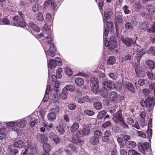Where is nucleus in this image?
Segmentation results:
<instances>
[{
  "instance_id": "nucleus-38",
  "label": "nucleus",
  "mask_w": 155,
  "mask_h": 155,
  "mask_svg": "<svg viewBox=\"0 0 155 155\" xmlns=\"http://www.w3.org/2000/svg\"><path fill=\"white\" fill-rule=\"evenodd\" d=\"M94 107L96 110H100L102 107V105L101 102L97 101L94 104Z\"/></svg>"
},
{
  "instance_id": "nucleus-53",
  "label": "nucleus",
  "mask_w": 155,
  "mask_h": 155,
  "mask_svg": "<svg viewBox=\"0 0 155 155\" xmlns=\"http://www.w3.org/2000/svg\"><path fill=\"white\" fill-rule=\"evenodd\" d=\"M106 113V111L104 110L100 112L97 116L98 119H100L103 117L105 115Z\"/></svg>"
},
{
  "instance_id": "nucleus-44",
  "label": "nucleus",
  "mask_w": 155,
  "mask_h": 155,
  "mask_svg": "<svg viewBox=\"0 0 155 155\" xmlns=\"http://www.w3.org/2000/svg\"><path fill=\"white\" fill-rule=\"evenodd\" d=\"M59 107L57 105H56L55 106H54L51 110V112L54 113L55 114L58 113L59 112Z\"/></svg>"
},
{
  "instance_id": "nucleus-42",
  "label": "nucleus",
  "mask_w": 155,
  "mask_h": 155,
  "mask_svg": "<svg viewBox=\"0 0 155 155\" xmlns=\"http://www.w3.org/2000/svg\"><path fill=\"white\" fill-rule=\"evenodd\" d=\"M102 136V133L100 130H97L94 132V136H93L98 138V139L101 138Z\"/></svg>"
},
{
  "instance_id": "nucleus-13",
  "label": "nucleus",
  "mask_w": 155,
  "mask_h": 155,
  "mask_svg": "<svg viewBox=\"0 0 155 155\" xmlns=\"http://www.w3.org/2000/svg\"><path fill=\"white\" fill-rule=\"evenodd\" d=\"M113 11L110 8H108L104 13V15L105 17V19L104 20V25L105 22H106V21L109 19L110 17V15L113 14Z\"/></svg>"
},
{
  "instance_id": "nucleus-63",
  "label": "nucleus",
  "mask_w": 155,
  "mask_h": 155,
  "mask_svg": "<svg viewBox=\"0 0 155 155\" xmlns=\"http://www.w3.org/2000/svg\"><path fill=\"white\" fill-rule=\"evenodd\" d=\"M68 109L71 110H74L76 107V106L75 104H69L68 105Z\"/></svg>"
},
{
  "instance_id": "nucleus-49",
  "label": "nucleus",
  "mask_w": 155,
  "mask_h": 155,
  "mask_svg": "<svg viewBox=\"0 0 155 155\" xmlns=\"http://www.w3.org/2000/svg\"><path fill=\"white\" fill-rule=\"evenodd\" d=\"M125 14H127L130 13L131 11L129 9V7L126 5H124L122 8Z\"/></svg>"
},
{
  "instance_id": "nucleus-4",
  "label": "nucleus",
  "mask_w": 155,
  "mask_h": 155,
  "mask_svg": "<svg viewBox=\"0 0 155 155\" xmlns=\"http://www.w3.org/2000/svg\"><path fill=\"white\" fill-rule=\"evenodd\" d=\"M31 116H28L16 121L17 126L21 128H25L27 124L31 121Z\"/></svg>"
},
{
  "instance_id": "nucleus-7",
  "label": "nucleus",
  "mask_w": 155,
  "mask_h": 155,
  "mask_svg": "<svg viewBox=\"0 0 155 155\" xmlns=\"http://www.w3.org/2000/svg\"><path fill=\"white\" fill-rule=\"evenodd\" d=\"M149 144L147 142L138 144V147L140 151L143 154H145L147 150L149 149Z\"/></svg>"
},
{
  "instance_id": "nucleus-54",
  "label": "nucleus",
  "mask_w": 155,
  "mask_h": 155,
  "mask_svg": "<svg viewBox=\"0 0 155 155\" xmlns=\"http://www.w3.org/2000/svg\"><path fill=\"white\" fill-rule=\"evenodd\" d=\"M143 54V52L141 51L139 52L137 54L136 56V59L138 62L140 61V58Z\"/></svg>"
},
{
  "instance_id": "nucleus-17",
  "label": "nucleus",
  "mask_w": 155,
  "mask_h": 155,
  "mask_svg": "<svg viewBox=\"0 0 155 155\" xmlns=\"http://www.w3.org/2000/svg\"><path fill=\"white\" fill-rule=\"evenodd\" d=\"M110 39L108 48L110 50H112L117 46L116 41L113 37H110Z\"/></svg>"
},
{
  "instance_id": "nucleus-32",
  "label": "nucleus",
  "mask_w": 155,
  "mask_h": 155,
  "mask_svg": "<svg viewBox=\"0 0 155 155\" xmlns=\"http://www.w3.org/2000/svg\"><path fill=\"white\" fill-rule=\"evenodd\" d=\"M79 124L78 123H74L71 127V131L73 133L75 132L79 128Z\"/></svg>"
},
{
  "instance_id": "nucleus-64",
  "label": "nucleus",
  "mask_w": 155,
  "mask_h": 155,
  "mask_svg": "<svg viewBox=\"0 0 155 155\" xmlns=\"http://www.w3.org/2000/svg\"><path fill=\"white\" fill-rule=\"evenodd\" d=\"M111 124L110 121H107L105 122L103 125L102 127L103 128H105L107 127H109Z\"/></svg>"
},
{
  "instance_id": "nucleus-45",
  "label": "nucleus",
  "mask_w": 155,
  "mask_h": 155,
  "mask_svg": "<svg viewBox=\"0 0 155 155\" xmlns=\"http://www.w3.org/2000/svg\"><path fill=\"white\" fill-rule=\"evenodd\" d=\"M40 138L41 141L43 143H45L47 140V136H45L44 134H41L40 135Z\"/></svg>"
},
{
  "instance_id": "nucleus-15",
  "label": "nucleus",
  "mask_w": 155,
  "mask_h": 155,
  "mask_svg": "<svg viewBox=\"0 0 155 155\" xmlns=\"http://www.w3.org/2000/svg\"><path fill=\"white\" fill-rule=\"evenodd\" d=\"M152 119L150 118L149 120V123L148 124V129L146 132L147 137L149 139L150 142V139L152 138V129H149V127H152Z\"/></svg>"
},
{
  "instance_id": "nucleus-33",
  "label": "nucleus",
  "mask_w": 155,
  "mask_h": 155,
  "mask_svg": "<svg viewBox=\"0 0 155 155\" xmlns=\"http://www.w3.org/2000/svg\"><path fill=\"white\" fill-rule=\"evenodd\" d=\"M29 26L35 31L38 32L40 31V28L35 25L33 23L31 22L29 24Z\"/></svg>"
},
{
  "instance_id": "nucleus-22",
  "label": "nucleus",
  "mask_w": 155,
  "mask_h": 155,
  "mask_svg": "<svg viewBox=\"0 0 155 155\" xmlns=\"http://www.w3.org/2000/svg\"><path fill=\"white\" fill-rule=\"evenodd\" d=\"M125 85L127 89L132 93H135V89L133 84L129 82H126Z\"/></svg>"
},
{
  "instance_id": "nucleus-25",
  "label": "nucleus",
  "mask_w": 155,
  "mask_h": 155,
  "mask_svg": "<svg viewBox=\"0 0 155 155\" xmlns=\"http://www.w3.org/2000/svg\"><path fill=\"white\" fill-rule=\"evenodd\" d=\"M113 116L114 119L120 120L121 121L123 120L121 111L120 110L116 114H113Z\"/></svg>"
},
{
  "instance_id": "nucleus-47",
  "label": "nucleus",
  "mask_w": 155,
  "mask_h": 155,
  "mask_svg": "<svg viewBox=\"0 0 155 155\" xmlns=\"http://www.w3.org/2000/svg\"><path fill=\"white\" fill-rule=\"evenodd\" d=\"M84 113L85 114L89 116H92L95 114V113L94 111L88 110H85L84 111Z\"/></svg>"
},
{
  "instance_id": "nucleus-26",
  "label": "nucleus",
  "mask_w": 155,
  "mask_h": 155,
  "mask_svg": "<svg viewBox=\"0 0 155 155\" xmlns=\"http://www.w3.org/2000/svg\"><path fill=\"white\" fill-rule=\"evenodd\" d=\"M116 63L115 57L113 56H110L107 61V64L108 65H112Z\"/></svg>"
},
{
  "instance_id": "nucleus-37",
  "label": "nucleus",
  "mask_w": 155,
  "mask_h": 155,
  "mask_svg": "<svg viewBox=\"0 0 155 155\" xmlns=\"http://www.w3.org/2000/svg\"><path fill=\"white\" fill-rule=\"evenodd\" d=\"M74 136L71 140V141L74 143H81V140H80L78 137V135Z\"/></svg>"
},
{
  "instance_id": "nucleus-1",
  "label": "nucleus",
  "mask_w": 155,
  "mask_h": 155,
  "mask_svg": "<svg viewBox=\"0 0 155 155\" xmlns=\"http://www.w3.org/2000/svg\"><path fill=\"white\" fill-rule=\"evenodd\" d=\"M140 103L143 107H147L149 111H151L155 104V97H149L146 99L145 101L141 100Z\"/></svg>"
},
{
  "instance_id": "nucleus-41",
  "label": "nucleus",
  "mask_w": 155,
  "mask_h": 155,
  "mask_svg": "<svg viewBox=\"0 0 155 155\" xmlns=\"http://www.w3.org/2000/svg\"><path fill=\"white\" fill-rule=\"evenodd\" d=\"M45 151L49 152L51 150V145L48 143H44L43 146Z\"/></svg>"
},
{
  "instance_id": "nucleus-18",
  "label": "nucleus",
  "mask_w": 155,
  "mask_h": 155,
  "mask_svg": "<svg viewBox=\"0 0 155 155\" xmlns=\"http://www.w3.org/2000/svg\"><path fill=\"white\" fill-rule=\"evenodd\" d=\"M51 91V87L50 85H48L47 86V88L44 97L43 99V101L44 102H47L49 99V93Z\"/></svg>"
},
{
  "instance_id": "nucleus-8",
  "label": "nucleus",
  "mask_w": 155,
  "mask_h": 155,
  "mask_svg": "<svg viewBox=\"0 0 155 155\" xmlns=\"http://www.w3.org/2000/svg\"><path fill=\"white\" fill-rule=\"evenodd\" d=\"M45 25L44 27V29L43 30L44 33L46 35H47L48 36H46L45 38L46 39H49L50 40H48L47 41V43L49 44L52 41L51 39L52 35L51 30L49 29L48 27L46 28Z\"/></svg>"
},
{
  "instance_id": "nucleus-14",
  "label": "nucleus",
  "mask_w": 155,
  "mask_h": 155,
  "mask_svg": "<svg viewBox=\"0 0 155 155\" xmlns=\"http://www.w3.org/2000/svg\"><path fill=\"white\" fill-rule=\"evenodd\" d=\"M14 146L16 148H21L23 147L25 145L24 141L21 140H17L13 143Z\"/></svg>"
},
{
  "instance_id": "nucleus-31",
  "label": "nucleus",
  "mask_w": 155,
  "mask_h": 155,
  "mask_svg": "<svg viewBox=\"0 0 155 155\" xmlns=\"http://www.w3.org/2000/svg\"><path fill=\"white\" fill-rule=\"evenodd\" d=\"M50 139L51 142H54L56 144H58L60 141V139L58 137L55 135H52L50 137Z\"/></svg>"
},
{
  "instance_id": "nucleus-50",
  "label": "nucleus",
  "mask_w": 155,
  "mask_h": 155,
  "mask_svg": "<svg viewBox=\"0 0 155 155\" xmlns=\"http://www.w3.org/2000/svg\"><path fill=\"white\" fill-rule=\"evenodd\" d=\"M125 28L126 30H129L132 29H133V26L131 25V23L129 22H127L125 25Z\"/></svg>"
},
{
  "instance_id": "nucleus-60",
  "label": "nucleus",
  "mask_w": 155,
  "mask_h": 155,
  "mask_svg": "<svg viewBox=\"0 0 155 155\" xmlns=\"http://www.w3.org/2000/svg\"><path fill=\"white\" fill-rule=\"evenodd\" d=\"M43 125L48 130H49L51 128H52L53 127V125L51 123L48 124L47 123H44L43 124Z\"/></svg>"
},
{
  "instance_id": "nucleus-51",
  "label": "nucleus",
  "mask_w": 155,
  "mask_h": 155,
  "mask_svg": "<svg viewBox=\"0 0 155 155\" xmlns=\"http://www.w3.org/2000/svg\"><path fill=\"white\" fill-rule=\"evenodd\" d=\"M65 71L66 74L69 76L72 75L73 71L69 67H66L65 68Z\"/></svg>"
},
{
  "instance_id": "nucleus-23",
  "label": "nucleus",
  "mask_w": 155,
  "mask_h": 155,
  "mask_svg": "<svg viewBox=\"0 0 155 155\" xmlns=\"http://www.w3.org/2000/svg\"><path fill=\"white\" fill-rule=\"evenodd\" d=\"M18 15H19L20 17L18 16V15L14 17L13 18V20L14 21H18L20 20V18H21L23 20H24L25 15L22 12H18Z\"/></svg>"
},
{
  "instance_id": "nucleus-19",
  "label": "nucleus",
  "mask_w": 155,
  "mask_h": 155,
  "mask_svg": "<svg viewBox=\"0 0 155 155\" xmlns=\"http://www.w3.org/2000/svg\"><path fill=\"white\" fill-rule=\"evenodd\" d=\"M116 16L117 23L116 25H117V23H118L120 25H121L123 22L121 13L119 12H117L116 13Z\"/></svg>"
},
{
  "instance_id": "nucleus-59",
  "label": "nucleus",
  "mask_w": 155,
  "mask_h": 155,
  "mask_svg": "<svg viewBox=\"0 0 155 155\" xmlns=\"http://www.w3.org/2000/svg\"><path fill=\"white\" fill-rule=\"evenodd\" d=\"M2 24H3L5 25H10V22L8 19L6 18H4L2 19Z\"/></svg>"
},
{
  "instance_id": "nucleus-9",
  "label": "nucleus",
  "mask_w": 155,
  "mask_h": 155,
  "mask_svg": "<svg viewBox=\"0 0 155 155\" xmlns=\"http://www.w3.org/2000/svg\"><path fill=\"white\" fill-rule=\"evenodd\" d=\"M108 97L110 101L116 102L119 101V96H117V93L114 91H111L109 94Z\"/></svg>"
},
{
  "instance_id": "nucleus-28",
  "label": "nucleus",
  "mask_w": 155,
  "mask_h": 155,
  "mask_svg": "<svg viewBox=\"0 0 155 155\" xmlns=\"http://www.w3.org/2000/svg\"><path fill=\"white\" fill-rule=\"evenodd\" d=\"M68 94V92L63 88L62 92L59 94L60 97L62 99L65 100L67 97Z\"/></svg>"
},
{
  "instance_id": "nucleus-48",
  "label": "nucleus",
  "mask_w": 155,
  "mask_h": 155,
  "mask_svg": "<svg viewBox=\"0 0 155 155\" xmlns=\"http://www.w3.org/2000/svg\"><path fill=\"white\" fill-rule=\"evenodd\" d=\"M147 31L149 33H153L155 32V22H154L151 28H147Z\"/></svg>"
},
{
  "instance_id": "nucleus-34",
  "label": "nucleus",
  "mask_w": 155,
  "mask_h": 155,
  "mask_svg": "<svg viewBox=\"0 0 155 155\" xmlns=\"http://www.w3.org/2000/svg\"><path fill=\"white\" fill-rule=\"evenodd\" d=\"M90 142L93 145H96L99 142V139L94 136L91 137L90 140Z\"/></svg>"
},
{
  "instance_id": "nucleus-24",
  "label": "nucleus",
  "mask_w": 155,
  "mask_h": 155,
  "mask_svg": "<svg viewBox=\"0 0 155 155\" xmlns=\"http://www.w3.org/2000/svg\"><path fill=\"white\" fill-rule=\"evenodd\" d=\"M91 99L88 96H85L81 98L78 100V103L80 104H82L85 102H90Z\"/></svg>"
},
{
  "instance_id": "nucleus-36",
  "label": "nucleus",
  "mask_w": 155,
  "mask_h": 155,
  "mask_svg": "<svg viewBox=\"0 0 155 155\" xmlns=\"http://www.w3.org/2000/svg\"><path fill=\"white\" fill-rule=\"evenodd\" d=\"M63 88L68 92L69 91H74L75 90V87L73 85H67Z\"/></svg>"
},
{
  "instance_id": "nucleus-39",
  "label": "nucleus",
  "mask_w": 155,
  "mask_h": 155,
  "mask_svg": "<svg viewBox=\"0 0 155 155\" xmlns=\"http://www.w3.org/2000/svg\"><path fill=\"white\" fill-rule=\"evenodd\" d=\"M100 94L103 97H105L108 94L107 90L104 87L100 91Z\"/></svg>"
},
{
  "instance_id": "nucleus-29",
  "label": "nucleus",
  "mask_w": 155,
  "mask_h": 155,
  "mask_svg": "<svg viewBox=\"0 0 155 155\" xmlns=\"http://www.w3.org/2000/svg\"><path fill=\"white\" fill-rule=\"evenodd\" d=\"M125 143L127 147L129 148H134L137 146L136 143L134 141H127L125 142Z\"/></svg>"
},
{
  "instance_id": "nucleus-10",
  "label": "nucleus",
  "mask_w": 155,
  "mask_h": 155,
  "mask_svg": "<svg viewBox=\"0 0 155 155\" xmlns=\"http://www.w3.org/2000/svg\"><path fill=\"white\" fill-rule=\"evenodd\" d=\"M120 40L127 46L128 47L132 45V44L134 43V41L132 39L128 37L125 38L123 37H121L120 38Z\"/></svg>"
},
{
  "instance_id": "nucleus-16",
  "label": "nucleus",
  "mask_w": 155,
  "mask_h": 155,
  "mask_svg": "<svg viewBox=\"0 0 155 155\" xmlns=\"http://www.w3.org/2000/svg\"><path fill=\"white\" fill-rule=\"evenodd\" d=\"M90 130L88 127L84 128L83 130H78L77 132V135L81 136L83 135H86L90 132Z\"/></svg>"
},
{
  "instance_id": "nucleus-27",
  "label": "nucleus",
  "mask_w": 155,
  "mask_h": 155,
  "mask_svg": "<svg viewBox=\"0 0 155 155\" xmlns=\"http://www.w3.org/2000/svg\"><path fill=\"white\" fill-rule=\"evenodd\" d=\"M147 66L150 69H153L155 67V63L151 60H148L146 61Z\"/></svg>"
},
{
  "instance_id": "nucleus-3",
  "label": "nucleus",
  "mask_w": 155,
  "mask_h": 155,
  "mask_svg": "<svg viewBox=\"0 0 155 155\" xmlns=\"http://www.w3.org/2000/svg\"><path fill=\"white\" fill-rule=\"evenodd\" d=\"M43 48L44 49L48 60V57L49 56H50L51 57H54V54L56 51V48L53 44L51 43L50 44L49 49L45 46L43 47Z\"/></svg>"
},
{
  "instance_id": "nucleus-21",
  "label": "nucleus",
  "mask_w": 155,
  "mask_h": 155,
  "mask_svg": "<svg viewBox=\"0 0 155 155\" xmlns=\"http://www.w3.org/2000/svg\"><path fill=\"white\" fill-rule=\"evenodd\" d=\"M50 71V78H48V80L47 85H50L51 84V81L55 82L57 78V77H56L55 75H51L52 72H53V71Z\"/></svg>"
},
{
  "instance_id": "nucleus-2",
  "label": "nucleus",
  "mask_w": 155,
  "mask_h": 155,
  "mask_svg": "<svg viewBox=\"0 0 155 155\" xmlns=\"http://www.w3.org/2000/svg\"><path fill=\"white\" fill-rule=\"evenodd\" d=\"M37 153V149L35 145L29 147L28 145H25L24 150H22V155H35Z\"/></svg>"
},
{
  "instance_id": "nucleus-11",
  "label": "nucleus",
  "mask_w": 155,
  "mask_h": 155,
  "mask_svg": "<svg viewBox=\"0 0 155 155\" xmlns=\"http://www.w3.org/2000/svg\"><path fill=\"white\" fill-rule=\"evenodd\" d=\"M16 123V121H15L6 122L5 125L8 128H12V130L16 132L18 134L19 131V130L16 128L14 127L17 126Z\"/></svg>"
},
{
  "instance_id": "nucleus-58",
  "label": "nucleus",
  "mask_w": 155,
  "mask_h": 155,
  "mask_svg": "<svg viewBox=\"0 0 155 155\" xmlns=\"http://www.w3.org/2000/svg\"><path fill=\"white\" fill-rule=\"evenodd\" d=\"M55 61L56 63V65H58V66H60L62 64L61 60L60 58L58 57H56Z\"/></svg>"
},
{
  "instance_id": "nucleus-5",
  "label": "nucleus",
  "mask_w": 155,
  "mask_h": 155,
  "mask_svg": "<svg viewBox=\"0 0 155 155\" xmlns=\"http://www.w3.org/2000/svg\"><path fill=\"white\" fill-rule=\"evenodd\" d=\"M104 87H107L109 90H112L114 88L115 85L114 83L111 81H107L106 78H103L101 81Z\"/></svg>"
},
{
  "instance_id": "nucleus-30",
  "label": "nucleus",
  "mask_w": 155,
  "mask_h": 155,
  "mask_svg": "<svg viewBox=\"0 0 155 155\" xmlns=\"http://www.w3.org/2000/svg\"><path fill=\"white\" fill-rule=\"evenodd\" d=\"M154 5H149L146 7V9L148 11L150 14L153 15L155 12V8H154Z\"/></svg>"
},
{
  "instance_id": "nucleus-61",
  "label": "nucleus",
  "mask_w": 155,
  "mask_h": 155,
  "mask_svg": "<svg viewBox=\"0 0 155 155\" xmlns=\"http://www.w3.org/2000/svg\"><path fill=\"white\" fill-rule=\"evenodd\" d=\"M54 3V0H50L46 1L44 3V7H45L48 6V5L51 4H52Z\"/></svg>"
},
{
  "instance_id": "nucleus-52",
  "label": "nucleus",
  "mask_w": 155,
  "mask_h": 155,
  "mask_svg": "<svg viewBox=\"0 0 155 155\" xmlns=\"http://www.w3.org/2000/svg\"><path fill=\"white\" fill-rule=\"evenodd\" d=\"M140 116L143 120H141L142 122H144L145 120L144 119L146 116V112L144 110H141L140 111Z\"/></svg>"
},
{
  "instance_id": "nucleus-55",
  "label": "nucleus",
  "mask_w": 155,
  "mask_h": 155,
  "mask_svg": "<svg viewBox=\"0 0 155 155\" xmlns=\"http://www.w3.org/2000/svg\"><path fill=\"white\" fill-rule=\"evenodd\" d=\"M37 19L40 21H42L43 20L44 18L43 17V15L41 12H38L37 15L36 17Z\"/></svg>"
},
{
  "instance_id": "nucleus-57",
  "label": "nucleus",
  "mask_w": 155,
  "mask_h": 155,
  "mask_svg": "<svg viewBox=\"0 0 155 155\" xmlns=\"http://www.w3.org/2000/svg\"><path fill=\"white\" fill-rule=\"evenodd\" d=\"M147 74L148 77L152 80H153L155 79V77L152 73L150 72L147 71L146 72Z\"/></svg>"
},
{
  "instance_id": "nucleus-43",
  "label": "nucleus",
  "mask_w": 155,
  "mask_h": 155,
  "mask_svg": "<svg viewBox=\"0 0 155 155\" xmlns=\"http://www.w3.org/2000/svg\"><path fill=\"white\" fill-rule=\"evenodd\" d=\"M56 130L61 135L63 134L64 133V129L60 125H58L56 127Z\"/></svg>"
},
{
  "instance_id": "nucleus-40",
  "label": "nucleus",
  "mask_w": 155,
  "mask_h": 155,
  "mask_svg": "<svg viewBox=\"0 0 155 155\" xmlns=\"http://www.w3.org/2000/svg\"><path fill=\"white\" fill-rule=\"evenodd\" d=\"M47 117L48 120L51 121L55 119L56 116L54 113L51 112L48 114Z\"/></svg>"
},
{
  "instance_id": "nucleus-46",
  "label": "nucleus",
  "mask_w": 155,
  "mask_h": 155,
  "mask_svg": "<svg viewBox=\"0 0 155 155\" xmlns=\"http://www.w3.org/2000/svg\"><path fill=\"white\" fill-rule=\"evenodd\" d=\"M132 47H134V50L136 51H138L140 49V47L136 44L135 41H134V43L132 44V45H131Z\"/></svg>"
},
{
  "instance_id": "nucleus-62",
  "label": "nucleus",
  "mask_w": 155,
  "mask_h": 155,
  "mask_svg": "<svg viewBox=\"0 0 155 155\" xmlns=\"http://www.w3.org/2000/svg\"><path fill=\"white\" fill-rule=\"evenodd\" d=\"M137 132L139 136L143 138H145L146 137V135L145 134L143 133L142 132L137 131Z\"/></svg>"
},
{
  "instance_id": "nucleus-6",
  "label": "nucleus",
  "mask_w": 155,
  "mask_h": 155,
  "mask_svg": "<svg viewBox=\"0 0 155 155\" xmlns=\"http://www.w3.org/2000/svg\"><path fill=\"white\" fill-rule=\"evenodd\" d=\"M91 82L92 84V89L94 93H97L99 91V86H98V81L97 78L92 77L90 79Z\"/></svg>"
},
{
  "instance_id": "nucleus-12",
  "label": "nucleus",
  "mask_w": 155,
  "mask_h": 155,
  "mask_svg": "<svg viewBox=\"0 0 155 155\" xmlns=\"http://www.w3.org/2000/svg\"><path fill=\"white\" fill-rule=\"evenodd\" d=\"M48 78H50V71H52V70L54 69V68L56 65V63L55 60H50L49 61L48 63Z\"/></svg>"
},
{
  "instance_id": "nucleus-56",
  "label": "nucleus",
  "mask_w": 155,
  "mask_h": 155,
  "mask_svg": "<svg viewBox=\"0 0 155 155\" xmlns=\"http://www.w3.org/2000/svg\"><path fill=\"white\" fill-rule=\"evenodd\" d=\"M103 0H96V2L97 3L98 2V5L99 6V8L101 12V10L102 9V6L103 5Z\"/></svg>"
},
{
  "instance_id": "nucleus-20",
  "label": "nucleus",
  "mask_w": 155,
  "mask_h": 155,
  "mask_svg": "<svg viewBox=\"0 0 155 155\" xmlns=\"http://www.w3.org/2000/svg\"><path fill=\"white\" fill-rule=\"evenodd\" d=\"M70 148L72 150L74 151H76V148L71 143L69 144L68 146L66 147L65 149L66 152L67 154L69 155L71 153V151Z\"/></svg>"
},
{
  "instance_id": "nucleus-35",
  "label": "nucleus",
  "mask_w": 155,
  "mask_h": 155,
  "mask_svg": "<svg viewBox=\"0 0 155 155\" xmlns=\"http://www.w3.org/2000/svg\"><path fill=\"white\" fill-rule=\"evenodd\" d=\"M75 83L78 86H81L84 84V82L83 79L78 78L75 79Z\"/></svg>"
}]
</instances>
